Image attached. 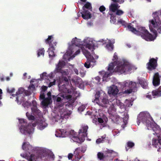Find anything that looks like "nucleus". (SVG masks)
Returning <instances> with one entry per match:
<instances>
[{"instance_id":"nucleus-1","label":"nucleus","mask_w":161,"mask_h":161,"mask_svg":"<svg viewBox=\"0 0 161 161\" xmlns=\"http://www.w3.org/2000/svg\"><path fill=\"white\" fill-rule=\"evenodd\" d=\"M153 119L149 113L147 112H141L137 118V123L139 125L141 122L145 124L147 129L152 131H159L160 130L159 126L156 123H151V120Z\"/></svg>"},{"instance_id":"nucleus-2","label":"nucleus","mask_w":161,"mask_h":161,"mask_svg":"<svg viewBox=\"0 0 161 161\" xmlns=\"http://www.w3.org/2000/svg\"><path fill=\"white\" fill-rule=\"evenodd\" d=\"M70 133L69 137L75 142L80 143L84 142L87 136L86 131H57L55 136L57 137H64Z\"/></svg>"},{"instance_id":"nucleus-3","label":"nucleus","mask_w":161,"mask_h":161,"mask_svg":"<svg viewBox=\"0 0 161 161\" xmlns=\"http://www.w3.org/2000/svg\"><path fill=\"white\" fill-rule=\"evenodd\" d=\"M154 14H156L157 16L149 21L150 24L149 25V27L151 31L153 32L156 37L157 34V31L159 33L161 32V21L159 20L157 15L158 13L155 12Z\"/></svg>"},{"instance_id":"nucleus-4","label":"nucleus","mask_w":161,"mask_h":161,"mask_svg":"<svg viewBox=\"0 0 161 161\" xmlns=\"http://www.w3.org/2000/svg\"><path fill=\"white\" fill-rule=\"evenodd\" d=\"M136 34L140 36L142 38L147 41H152L154 39L153 36L144 27H139L136 30Z\"/></svg>"},{"instance_id":"nucleus-5","label":"nucleus","mask_w":161,"mask_h":161,"mask_svg":"<svg viewBox=\"0 0 161 161\" xmlns=\"http://www.w3.org/2000/svg\"><path fill=\"white\" fill-rule=\"evenodd\" d=\"M19 129L20 131H34V127L36 126V123L27 124L25 120L19 119Z\"/></svg>"},{"instance_id":"nucleus-6","label":"nucleus","mask_w":161,"mask_h":161,"mask_svg":"<svg viewBox=\"0 0 161 161\" xmlns=\"http://www.w3.org/2000/svg\"><path fill=\"white\" fill-rule=\"evenodd\" d=\"M45 42L47 44H49L50 47L48 51L49 57H55V55L54 51L55 50L57 43L53 41V36H49L48 38L45 40Z\"/></svg>"},{"instance_id":"nucleus-7","label":"nucleus","mask_w":161,"mask_h":161,"mask_svg":"<svg viewBox=\"0 0 161 161\" xmlns=\"http://www.w3.org/2000/svg\"><path fill=\"white\" fill-rule=\"evenodd\" d=\"M95 99L92 102L102 107H105L106 104L109 103V100L106 97H101V93L100 91L96 92L95 95Z\"/></svg>"},{"instance_id":"nucleus-8","label":"nucleus","mask_w":161,"mask_h":161,"mask_svg":"<svg viewBox=\"0 0 161 161\" xmlns=\"http://www.w3.org/2000/svg\"><path fill=\"white\" fill-rule=\"evenodd\" d=\"M83 52L87 59L84 64L85 67L86 68H89L91 66L93 67L95 65L96 61L90 52L86 49L83 50Z\"/></svg>"},{"instance_id":"nucleus-9","label":"nucleus","mask_w":161,"mask_h":161,"mask_svg":"<svg viewBox=\"0 0 161 161\" xmlns=\"http://www.w3.org/2000/svg\"><path fill=\"white\" fill-rule=\"evenodd\" d=\"M92 6L91 3L87 2L82 7L83 11L81 12L82 17L84 19L91 18V14L88 10H92Z\"/></svg>"},{"instance_id":"nucleus-10","label":"nucleus","mask_w":161,"mask_h":161,"mask_svg":"<svg viewBox=\"0 0 161 161\" xmlns=\"http://www.w3.org/2000/svg\"><path fill=\"white\" fill-rule=\"evenodd\" d=\"M117 66L114 69L116 72L123 73L126 71H129L132 69L131 65L128 62H125L121 64H118L117 63Z\"/></svg>"},{"instance_id":"nucleus-11","label":"nucleus","mask_w":161,"mask_h":161,"mask_svg":"<svg viewBox=\"0 0 161 161\" xmlns=\"http://www.w3.org/2000/svg\"><path fill=\"white\" fill-rule=\"evenodd\" d=\"M23 105L24 107H26L27 108L32 105V107L31 108V110L32 112L35 116H39L40 114H41L40 110L37 108V103L35 100H32V103L28 101H26L24 102Z\"/></svg>"},{"instance_id":"nucleus-12","label":"nucleus","mask_w":161,"mask_h":161,"mask_svg":"<svg viewBox=\"0 0 161 161\" xmlns=\"http://www.w3.org/2000/svg\"><path fill=\"white\" fill-rule=\"evenodd\" d=\"M147 68L150 70L155 69L157 66V60L152 58L147 64Z\"/></svg>"},{"instance_id":"nucleus-13","label":"nucleus","mask_w":161,"mask_h":161,"mask_svg":"<svg viewBox=\"0 0 161 161\" xmlns=\"http://www.w3.org/2000/svg\"><path fill=\"white\" fill-rule=\"evenodd\" d=\"M125 86H128L130 88L129 90H127L125 91V92L126 93H130L134 91L133 90L137 87V84L135 82H133L132 81H130L128 83L126 82L125 83Z\"/></svg>"},{"instance_id":"nucleus-14","label":"nucleus","mask_w":161,"mask_h":161,"mask_svg":"<svg viewBox=\"0 0 161 161\" xmlns=\"http://www.w3.org/2000/svg\"><path fill=\"white\" fill-rule=\"evenodd\" d=\"M51 94V92H48L47 94L48 97L45 99L44 101L41 102V104L43 107L46 108L51 103L52 101Z\"/></svg>"},{"instance_id":"nucleus-15","label":"nucleus","mask_w":161,"mask_h":161,"mask_svg":"<svg viewBox=\"0 0 161 161\" xmlns=\"http://www.w3.org/2000/svg\"><path fill=\"white\" fill-rule=\"evenodd\" d=\"M65 62L63 61H59L58 64L57 65L56 69L55 70V73H60L62 74L65 73V72L62 69L65 66Z\"/></svg>"},{"instance_id":"nucleus-16","label":"nucleus","mask_w":161,"mask_h":161,"mask_svg":"<svg viewBox=\"0 0 161 161\" xmlns=\"http://www.w3.org/2000/svg\"><path fill=\"white\" fill-rule=\"evenodd\" d=\"M161 76L159 75L158 72L154 74L153 80V84L154 86H158L160 84Z\"/></svg>"},{"instance_id":"nucleus-17","label":"nucleus","mask_w":161,"mask_h":161,"mask_svg":"<svg viewBox=\"0 0 161 161\" xmlns=\"http://www.w3.org/2000/svg\"><path fill=\"white\" fill-rule=\"evenodd\" d=\"M119 92V90L117 86H113L111 87L108 91V93L109 94L114 96L116 95Z\"/></svg>"},{"instance_id":"nucleus-18","label":"nucleus","mask_w":161,"mask_h":161,"mask_svg":"<svg viewBox=\"0 0 161 161\" xmlns=\"http://www.w3.org/2000/svg\"><path fill=\"white\" fill-rule=\"evenodd\" d=\"M60 89L62 92L69 94H71L74 91V88L72 87L70 89H68L65 87V85H63L62 87L60 88Z\"/></svg>"},{"instance_id":"nucleus-19","label":"nucleus","mask_w":161,"mask_h":161,"mask_svg":"<svg viewBox=\"0 0 161 161\" xmlns=\"http://www.w3.org/2000/svg\"><path fill=\"white\" fill-rule=\"evenodd\" d=\"M161 86L159 88L152 91V93L153 98L159 97L161 96Z\"/></svg>"},{"instance_id":"nucleus-20","label":"nucleus","mask_w":161,"mask_h":161,"mask_svg":"<svg viewBox=\"0 0 161 161\" xmlns=\"http://www.w3.org/2000/svg\"><path fill=\"white\" fill-rule=\"evenodd\" d=\"M139 84L144 89H147L148 88V83L147 80L143 79H139Z\"/></svg>"},{"instance_id":"nucleus-21","label":"nucleus","mask_w":161,"mask_h":161,"mask_svg":"<svg viewBox=\"0 0 161 161\" xmlns=\"http://www.w3.org/2000/svg\"><path fill=\"white\" fill-rule=\"evenodd\" d=\"M86 48L90 50H92V54H93L94 53V50L95 49L94 45L92 42H91V43L86 44Z\"/></svg>"},{"instance_id":"nucleus-22","label":"nucleus","mask_w":161,"mask_h":161,"mask_svg":"<svg viewBox=\"0 0 161 161\" xmlns=\"http://www.w3.org/2000/svg\"><path fill=\"white\" fill-rule=\"evenodd\" d=\"M117 64H116L114 62H112L109 65L108 68V70L110 72V73L108 74L109 76L112 75V72H114L113 69L115 66Z\"/></svg>"},{"instance_id":"nucleus-23","label":"nucleus","mask_w":161,"mask_h":161,"mask_svg":"<svg viewBox=\"0 0 161 161\" xmlns=\"http://www.w3.org/2000/svg\"><path fill=\"white\" fill-rule=\"evenodd\" d=\"M110 119H111L113 122L116 123H118L119 120L121 119V118L116 115L111 116Z\"/></svg>"},{"instance_id":"nucleus-24","label":"nucleus","mask_w":161,"mask_h":161,"mask_svg":"<svg viewBox=\"0 0 161 161\" xmlns=\"http://www.w3.org/2000/svg\"><path fill=\"white\" fill-rule=\"evenodd\" d=\"M118 5L117 4H111L110 8V9L112 12H115L119 7V6L118 7Z\"/></svg>"},{"instance_id":"nucleus-25","label":"nucleus","mask_w":161,"mask_h":161,"mask_svg":"<svg viewBox=\"0 0 161 161\" xmlns=\"http://www.w3.org/2000/svg\"><path fill=\"white\" fill-rule=\"evenodd\" d=\"M126 27H127L129 31L136 34L137 30L133 27V25H132L131 23L128 24Z\"/></svg>"},{"instance_id":"nucleus-26","label":"nucleus","mask_w":161,"mask_h":161,"mask_svg":"<svg viewBox=\"0 0 161 161\" xmlns=\"http://www.w3.org/2000/svg\"><path fill=\"white\" fill-rule=\"evenodd\" d=\"M106 48L110 51H112L114 49V46L113 44L111 42L110 40H109L108 43L106 45Z\"/></svg>"},{"instance_id":"nucleus-27","label":"nucleus","mask_w":161,"mask_h":161,"mask_svg":"<svg viewBox=\"0 0 161 161\" xmlns=\"http://www.w3.org/2000/svg\"><path fill=\"white\" fill-rule=\"evenodd\" d=\"M42 157L40 155L38 156H35L34 155L32 154L31 155L30 158L28 159L29 161H33L34 160H36L39 158H41Z\"/></svg>"},{"instance_id":"nucleus-28","label":"nucleus","mask_w":161,"mask_h":161,"mask_svg":"<svg viewBox=\"0 0 161 161\" xmlns=\"http://www.w3.org/2000/svg\"><path fill=\"white\" fill-rule=\"evenodd\" d=\"M152 144L153 146L156 147H159V145H160L159 144L158 142V140H157L156 139H153L152 141Z\"/></svg>"},{"instance_id":"nucleus-29","label":"nucleus","mask_w":161,"mask_h":161,"mask_svg":"<svg viewBox=\"0 0 161 161\" xmlns=\"http://www.w3.org/2000/svg\"><path fill=\"white\" fill-rule=\"evenodd\" d=\"M45 50L43 48L39 49L37 51L38 57H39L40 55L43 56L44 54Z\"/></svg>"},{"instance_id":"nucleus-30","label":"nucleus","mask_w":161,"mask_h":161,"mask_svg":"<svg viewBox=\"0 0 161 161\" xmlns=\"http://www.w3.org/2000/svg\"><path fill=\"white\" fill-rule=\"evenodd\" d=\"M26 115L28 119L29 120H34L35 119V117L32 114H30L28 112L26 113Z\"/></svg>"},{"instance_id":"nucleus-31","label":"nucleus","mask_w":161,"mask_h":161,"mask_svg":"<svg viewBox=\"0 0 161 161\" xmlns=\"http://www.w3.org/2000/svg\"><path fill=\"white\" fill-rule=\"evenodd\" d=\"M27 148L29 149L31 148V146H30L27 143L24 142L22 145V148L24 150H26Z\"/></svg>"},{"instance_id":"nucleus-32","label":"nucleus","mask_w":161,"mask_h":161,"mask_svg":"<svg viewBox=\"0 0 161 161\" xmlns=\"http://www.w3.org/2000/svg\"><path fill=\"white\" fill-rule=\"evenodd\" d=\"M118 23L119 24H121L123 26H124L125 27H126L127 25H128L126 23L123 19H120L118 21Z\"/></svg>"},{"instance_id":"nucleus-33","label":"nucleus","mask_w":161,"mask_h":161,"mask_svg":"<svg viewBox=\"0 0 161 161\" xmlns=\"http://www.w3.org/2000/svg\"><path fill=\"white\" fill-rule=\"evenodd\" d=\"M58 96H61L63 99L66 98L67 99L70 100L72 98V96L71 95H65L64 94H61L60 95H58Z\"/></svg>"},{"instance_id":"nucleus-34","label":"nucleus","mask_w":161,"mask_h":161,"mask_svg":"<svg viewBox=\"0 0 161 161\" xmlns=\"http://www.w3.org/2000/svg\"><path fill=\"white\" fill-rule=\"evenodd\" d=\"M112 60L114 61L113 62L115 63L116 64H117L118 61V58L117 55V53H115L114 54L113 58Z\"/></svg>"},{"instance_id":"nucleus-35","label":"nucleus","mask_w":161,"mask_h":161,"mask_svg":"<svg viewBox=\"0 0 161 161\" xmlns=\"http://www.w3.org/2000/svg\"><path fill=\"white\" fill-rule=\"evenodd\" d=\"M105 157L104 154L101 152H98L97 153V157L100 160L103 159Z\"/></svg>"},{"instance_id":"nucleus-36","label":"nucleus","mask_w":161,"mask_h":161,"mask_svg":"<svg viewBox=\"0 0 161 161\" xmlns=\"http://www.w3.org/2000/svg\"><path fill=\"white\" fill-rule=\"evenodd\" d=\"M81 128L79 131H87L88 127L87 125H81Z\"/></svg>"},{"instance_id":"nucleus-37","label":"nucleus","mask_w":161,"mask_h":161,"mask_svg":"<svg viewBox=\"0 0 161 161\" xmlns=\"http://www.w3.org/2000/svg\"><path fill=\"white\" fill-rule=\"evenodd\" d=\"M80 150L78 148H76L75 150L74 154H75V156L76 158H80V156H79V154L80 153Z\"/></svg>"},{"instance_id":"nucleus-38","label":"nucleus","mask_w":161,"mask_h":161,"mask_svg":"<svg viewBox=\"0 0 161 161\" xmlns=\"http://www.w3.org/2000/svg\"><path fill=\"white\" fill-rule=\"evenodd\" d=\"M80 53V49L78 50L72 56H71L70 58L68 59L69 61L70 59H72L76 55Z\"/></svg>"},{"instance_id":"nucleus-39","label":"nucleus","mask_w":161,"mask_h":161,"mask_svg":"<svg viewBox=\"0 0 161 161\" xmlns=\"http://www.w3.org/2000/svg\"><path fill=\"white\" fill-rule=\"evenodd\" d=\"M110 17V21L113 23H114L116 22V18L115 16H114L113 14H111Z\"/></svg>"},{"instance_id":"nucleus-40","label":"nucleus","mask_w":161,"mask_h":161,"mask_svg":"<svg viewBox=\"0 0 161 161\" xmlns=\"http://www.w3.org/2000/svg\"><path fill=\"white\" fill-rule=\"evenodd\" d=\"M53 97L54 99L55 100L56 99V102L61 103L62 99L59 96H57L55 97L54 96H53Z\"/></svg>"},{"instance_id":"nucleus-41","label":"nucleus","mask_w":161,"mask_h":161,"mask_svg":"<svg viewBox=\"0 0 161 161\" xmlns=\"http://www.w3.org/2000/svg\"><path fill=\"white\" fill-rule=\"evenodd\" d=\"M23 89L21 88H19V89L18 91L16 92V93L15 94H13L12 95L14 97L15 95L16 96H18L20 94H21L23 92V91H22V90H23Z\"/></svg>"},{"instance_id":"nucleus-42","label":"nucleus","mask_w":161,"mask_h":161,"mask_svg":"<svg viewBox=\"0 0 161 161\" xmlns=\"http://www.w3.org/2000/svg\"><path fill=\"white\" fill-rule=\"evenodd\" d=\"M47 74L46 72H44L42 74L40 75V77L42 80H43L44 79H47Z\"/></svg>"},{"instance_id":"nucleus-43","label":"nucleus","mask_w":161,"mask_h":161,"mask_svg":"<svg viewBox=\"0 0 161 161\" xmlns=\"http://www.w3.org/2000/svg\"><path fill=\"white\" fill-rule=\"evenodd\" d=\"M127 146L130 148H132L134 146V143L130 141L128 142L127 143Z\"/></svg>"},{"instance_id":"nucleus-44","label":"nucleus","mask_w":161,"mask_h":161,"mask_svg":"<svg viewBox=\"0 0 161 161\" xmlns=\"http://www.w3.org/2000/svg\"><path fill=\"white\" fill-rule=\"evenodd\" d=\"M47 124L43 125V123H40L39 125V128L40 130H42L44 129L47 126Z\"/></svg>"},{"instance_id":"nucleus-45","label":"nucleus","mask_w":161,"mask_h":161,"mask_svg":"<svg viewBox=\"0 0 161 161\" xmlns=\"http://www.w3.org/2000/svg\"><path fill=\"white\" fill-rule=\"evenodd\" d=\"M124 12L121 10L118 9L116 11V14L118 15H121L124 14Z\"/></svg>"},{"instance_id":"nucleus-46","label":"nucleus","mask_w":161,"mask_h":161,"mask_svg":"<svg viewBox=\"0 0 161 161\" xmlns=\"http://www.w3.org/2000/svg\"><path fill=\"white\" fill-rule=\"evenodd\" d=\"M7 91L8 93H12L15 92V89L14 88H12L11 89H10L9 88H7Z\"/></svg>"},{"instance_id":"nucleus-47","label":"nucleus","mask_w":161,"mask_h":161,"mask_svg":"<svg viewBox=\"0 0 161 161\" xmlns=\"http://www.w3.org/2000/svg\"><path fill=\"white\" fill-rule=\"evenodd\" d=\"M77 40L76 37H75L72 39V41H71L72 43V44H75L76 46H78V44L76 43Z\"/></svg>"},{"instance_id":"nucleus-48","label":"nucleus","mask_w":161,"mask_h":161,"mask_svg":"<svg viewBox=\"0 0 161 161\" xmlns=\"http://www.w3.org/2000/svg\"><path fill=\"white\" fill-rule=\"evenodd\" d=\"M46 98L45 97V95L44 93H43L40 94V99L42 100V101H43L45 100V99H46Z\"/></svg>"},{"instance_id":"nucleus-49","label":"nucleus","mask_w":161,"mask_h":161,"mask_svg":"<svg viewBox=\"0 0 161 161\" xmlns=\"http://www.w3.org/2000/svg\"><path fill=\"white\" fill-rule=\"evenodd\" d=\"M126 118H123V121H124V125H123L121 126L122 127V128L123 129H124L125 126H126V124L127 123V120H125V119H126Z\"/></svg>"},{"instance_id":"nucleus-50","label":"nucleus","mask_w":161,"mask_h":161,"mask_svg":"<svg viewBox=\"0 0 161 161\" xmlns=\"http://www.w3.org/2000/svg\"><path fill=\"white\" fill-rule=\"evenodd\" d=\"M158 134L159 135H158L157 136L158 138V142L159 144L161 145V131H159Z\"/></svg>"},{"instance_id":"nucleus-51","label":"nucleus","mask_w":161,"mask_h":161,"mask_svg":"<svg viewBox=\"0 0 161 161\" xmlns=\"http://www.w3.org/2000/svg\"><path fill=\"white\" fill-rule=\"evenodd\" d=\"M56 80L55 79L53 80V82H50L49 85L48 86V87H51L52 86L55 85V83Z\"/></svg>"},{"instance_id":"nucleus-52","label":"nucleus","mask_w":161,"mask_h":161,"mask_svg":"<svg viewBox=\"0 0 161 161\" xmlns=\"http://www.w3.org/2000/svg\"><path fill=\"white\" fill-rule=\"evenodd\" d=\"M119 108L121 109H123L125 110V105L122 103L119 102Z\"/></svg>"},{"instance_id":"nucleus-53","label":"nucleus","mask_w":161,"mask_h":161,"mask_svg":"<svg viewBox=\"0 0 161 161\" xmlns=\"http://www.w3.org/2000/svg\"><path fill=\"white\" fill-rule=\"evenodd\" d=\"M105 8L103 6H101L99 8V10L101 12L105 11Z\"/></svg>"},{"instance_id":"nucleus-54","label":"nucleus","mask_w":161,"mask_h":161,"mask_svg":"<svg viewBox=\"0 0 161 161\" xmlns=\"http://www.w3.org/2000/svg\"><path fill=\"white\" fill-rule=\"evenodd\" d=\"M85 109V107L84 106H80L78 108V110L79 111L82 112Z\"/></svg>"},{"instance_id":"nucleus-55","label":"nucleus","mask_w":161,"mask_h":161,"mask_svg":"<svg viewBox=\"0 0 161 161\" xmlns=\"http://www.w3.org/2000/svg\"><path fill=\"white\" fill-rule=\"evenodd\" d=\"M125 103H127V104H126V106H127L128 107H130L132 105V104H131V103L130 102V101H129L128 100H126V102H125Z\"/></svg>"},{"instance_id":"nucleus-56","label":"nucleus","mask_w":161,"mask_h":161,"mask_svg":"<svg viewBox=\"0 0 161 161\" xmlns=\"http://www.w3.org/2000/svg\"><path fill=\"white\" fill-rule=\"evenodd\" d=\"M63 80L65 81L66 84L69 83V80L67 77H63Z\"/></svg>"},{"instance_id":"nucleus-57","label":"nucleus","mask_w":161,"mask_h":161,"mask_svg":"<svg viewBox=\"0 0 161 161\" xmlns=\"http://www.w3.org/2000/svg\"><path fill=\"white\" fill-rule=\"evenodd\" d=\"M114 152L112 150H108L107 151H105L104 153L105 154H107L108 153H112Z\"/></svg>"},{"instance_id":"nucleus-58","label":"nucleus","mask_w":161,"mask_h":161,"mask_svg":"<svg viewBox=\"0 0 161 161\" xmlns=\"http://www.w3.org/2000/svg\"><path fill=\"white\" fill-rule=\"evenodd\" d=\"M49 78L50 79H52L53 78V73H51L50 74H49L48 76H47V78Z\"/></svg>"},{"instance_id":"nucleus-59","label":"nucleus","mask_w":161,"mask_h":161,"mask_svg":"<svg viewBox=\"0 0 161 161\" xmlns=\"http://www.w3.org/2000/svg\"><path fill=\"white\" fill-rule=\"evenodd\" d=\"M47 88V87L46 86H42V91L44 92L46 91Z\"/></svg>"},{"instance_id":"nucleus-60","label":"nucleus","mask_w":161,"mask_h":161,"mask_svg":"<svg viewBox=\"0 0 161 161\" xmlns=\"http://www.w3.org/2000/svg\"><path fill=\"white\" fill-rule=\"evenodd\" d=\"M73 156V154L71 153L69 154L68 157L69 159H71Z\"/></svg>"},{"instance_id":"nucleus-61","label":"nucleus","mask_w":161,"mask_h":161,"mask_svg":"<svg viewBox=\"0 0 161 161\" xmlns=\"http://www.w3.org/2000/svg\"><path fill=\"white\" fill-rule=\"evenodd\" d=\"M98 122L100 123H102L103 122V119L101 118H98Z\"/></svg>"},{"instance_id":"nucleus-62","label":"nucleus","mask_w":161,"mask_h":161,"mask_svg":"<svg viewBox=\"0 0 161 161\" xmlns=\"http://www.w3.org/2000/svg\"><path fill=\"white\" fill-rule=\"evenodd\" d=\"M102 140L101 138H98L97 139L96 141L97 143L99 144L102 142Z\"/></svg>"},{"instance_id":"nucleus-63","label":"nucleus","mask_w":161,"mask_h":161,"mask_svg":"<svg viewBox=\"0 0 161 161\" xmlns=\"http://www.w3.org/2000/svg\"><path fill=\"white\" fill-rule=\"evenodd\" d=\"M95 79L98 82H99L101 80L100 78L98 76L95 77Z\"/></svg>"},{"instance_id":"nucleus-64","label":"nucleus","mask_w":161,"mask_h":161,"mask_svg":"<svg viewBox=\"0 0 161 161\" xmlns=\"http://www.w3.org/2000/svg\"><path fill=\"white\" fill-rule=\"evenodd\" d=\"M146 97L149 98L150 99H152V97L151 95L148 94L146 96Z\"/></svg>"}]
</instances>
